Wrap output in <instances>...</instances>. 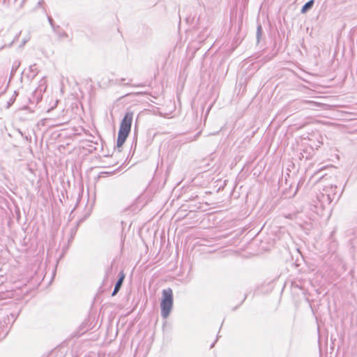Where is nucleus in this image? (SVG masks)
I'll list each match as a JSON object with an SVG mask.
<instances>
[{
  "mask_svg": "<svg viewBox=\"0 0 357 357\" xmlns=\"http://www.w3.org/2000/svg\"><path fill=\"white\" fill-rule=\"evenodd\" d=\"M337 186L330 185L323 188L317 195V202L314 205L316 208L324 209L330 205L332 201L336 197Z\"/></svg>",
  "mask_w": 357,
  "mask_h": 357,
  "instance_id": "obj_1",
  "label": "nucleus"
},
{
  "mask_svg": "<svg viewBox=\"0 0 357 357\" xmlns=\"http://www.w3.org/2000/svg\"><path fill=\"white\" fill-rule=\"evenodd\" d=\"M162 296L160 303L161 316L166 319L169 317L173 307V293L172 289H163Z\"/></svg>",
  "mask_w": 357,
  "mask_h": 357,
  "instance_id": "obj_2",
  "label": "nucleus"
},
{
  "mask_svg": "<svg viewBox=\"0 0 357 357\" xmlns=\"http://www.w3.org/2000/svg\"><path fill=\"white\" fill-rule=\"evenodd\" d=\"M133 113L128 112L126 113L123 119H122L119 128V132L129 135L130 132Z\"/></svg>",
  "mask_w": 357,
  "mask_h": 357,
  "instance_id": "obj_3",
  "label": "nucleus"
},
{
  "mask_svg": "<svg viewBox=\"0 0 357 357\" xmlns=\"http://www.w3.org/2000/svg\"><path fill=\"white\" fill-rule=\"evenodd\" d=\"M41 83L39 86L33 92L32 96L29 98V101L31 103L38 104L42 99L43 93L46 90L45 81L41 79Z\"/></svg>",
  "mask_w": 357,
  "mask_h": 357,
  "instance_id": "obj_4",
  "label": "nucleus"
},
{
  "mask_svg": "<svg viewBox=\"0 0 357 357\" xmlns=\"http://www.w3.org/2000/svg\"><path fill=\"white\" fill-rule=\"evenodd\" d=\"M302 109L313 108L319 106V104L316 102L311 100H301L298 102Z\"/></svg>",
  "mask_w": 357,
  "mask_h": 357,
  "instance_id": "obj_5",
  "label": "nucleus"
},
{
  "mask_svg": "<svg viewBox=\"0 0 357 357\" xmlns=\"http://www.w3.org/2000/svg\"><path fill=\"white\" fill-rule=\"evenodd\" d=\"M128 135L123 134L121 132H118V137H117V141H116V146L117 147L120 148L122 146V145L126 142Z\"/></svg>",
  "mask_w": 357,
  "mask_h": 357,
  "instance_id": "obj_6",
  "label": "nucleus"
},
{
  "mask_svg": "<svg viewBox=\"0 0 357 357\" xmlns=\"http://www.w3.org/2000/svg\"><path fill=\"white\" fill-rule=\"evenodd\" d=\"M54 31L56 33V34L58 36V37L61 40L68 37V34L64 31L59 29V26L57 28H54Z\"/></svg>",
  "mask_w": 357,
  "mask_h": 357,
  "instance_id": "obj_7",
  "label": "nucleus"
},
{
  "mask_svg": "<svg viewBox=\"0 0 357 357\" xmlns=\"http://www.w3.org/2000/svg\"><path fill=\"white\" fill-rule=\"evenodd\" d=\"M314 0H310L307 2H306L301 8V13H305L310 9H311L314 5Z\"/></svg>",
  "mask_w": 357,
  "mask_h": 357,
  "instance_id": "obj_8",
  "label": "nucleus"
},
{
  "mask_svg": "<svg viewBox=\"0 0 357 357\" xmlns=\"http://www.w3.org/2000/svg\"><path fill=\"white\" fill-rule=\"evenodd\" d=\"M122 284H123L121 283L120 282L116 281L115 286H114V289L112 293V296H115L119 291L120 289L121 288Z\"/></svg>",
  "mask_w": 357,
  "mask_h": 357,
  "instance_id": "obj_9",
  "label": "nucleus"
},
{
  "mask_svg": "<svg viewBox=\"0 0 357 357\" xmlns=\"http://www.w3.org/2000/svg\"><path fill=\"white\" fill-rule=\"evenodd\" d=\"M261 34H262V27H261V24H259L257 28V33H256L257 43L259 42L261 37Z\"/></svg>",
  "mask_w": 357,
  "mask_h": 357,
  "instance_id": "obj_10",
  "label": "nucleus"
},
{
  "mask_svg": "<svg viewBox=\"0 0 357 357\" xmlns=\"http://www.w3.org/2000/svg\"><path fill=\"white\" fill-rule=\"evenodd\" d=\"M30 71L33 73V76L35 77L38 74V69L36 64L31 65L29 68Z\"/></svg>",
  "mask_w": 357,
  "mask_h": 357,
  "instance_id": "obj_11",
  "label": "nucleus"
},
{
  "mask_svg": "<svg viewBox=\"0 0 357 357\" xmlns=\"http://www.w3.org/2000/svg\"><path fill=\"white\" fill-rule=\"evenodd\" d=\"M125 277H126V275H125V273H123V271H120V273L119 274V279H118L117 282H120L121 283L123 284Z\"/></svg>",
  "mask_w": 357,
  "mask_h": 357,
  "instance_id": "obj_12",
  "label": "nucleus"
},
{
  "mask_svg": "<svg viewBox=\"0 0 357 357\" xmlns=\"http://www.w3.org/2000/svg\"><path fill=\"white\" fill-rule=\"evenodd\" d=\"M30 36L27 35L25 38L22 39V44L20 45V46H24L30 40Z\"/></svg>",
  "mask_w": 357,
  "mask_h": 357,
  "instance_id": "obj_13",
  "label": "nucleus"
},
{
  "mask_svg": "<svg viewBox=\"0 0 357 357\" xmlns=\"http://www.w3.org/2000/svg\"><path fill=\"white\" fill-rule=\"evenodd\" d=\"M48 20H49L50 24L52 26V28L53 29L55 28L54 26L53 25V20L52 19V17H48Z\"/></svg>",
  "mask_w": 357,
  "mask_h": 357,
  "instance_id": "obj_14",
  "label": "nucleus"
}]
</instances>
